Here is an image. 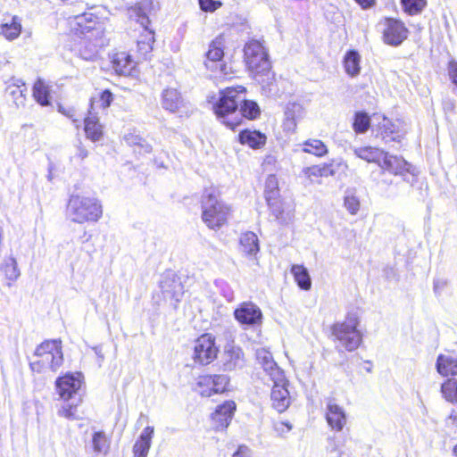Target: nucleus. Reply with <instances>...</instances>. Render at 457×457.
Segmentation results:
<instances>
[{
    "label": "nucleus",
    "mask_w": 457,
    "mask_h": 457,
    "mask_svg": "<svg viewBox=\"0 0 457 457\" xmlns=\"http://www.w3.org/2000/svg\"><path fill=\"white\" fill-rule=\"evenodd\" d=\"M245 93L243 86L228 87L220 91V98L213 105L217 118L231 129L241 124L243 117L253 120L260 114L258 104L245 100Z\"/></svg>",
    "instance_id": "nucleus-1"
},
{
    "label": "nucleus",
    "mask_w": 457,
    "mask_h": 457,
    "mask_svg": "<svg viewBox=\"0 0 457 457\" xmlns=\"http://www.w3.org/2000/svg\"><path fill=\"white\" fill-rule=\"evenodd\" d=\"M66 213L67 217L75 223L97 222L103 216V205L95 196L71 195Z\"/></svg>",
    "instance_id": "nucleus-2"
},
{
    "label": "nucleus",
    "mask_w": 457,
    "mask_h": 457,
    "mask_svg": "<svg viewBox=\"0 0 457 457\" xmlns=\"http://www.w3.org/2000/svg\"><path fill=\"white\" fill-rule=\"evenodd\" d=\"M35 360L29 362L30 369L37 373L49 370L56 372L63 363L62 342L60 340H46L35 350Z\"/></svg>",
    "instance_id": "nucleus-3"
},
{
    "label": "nucleus",
    "mask_w": 457,
    "mask_h": 457,
    "mask_svg": "<svg viewBox=\"0 0 457 457\" xmlns=\"http://www.w3.org/2000/svg\"><path fill=\"white\" fill-rule=\"evenodd\" d=\"M87 14L77 17L78 25L82 27L84 20L88 21V25L82 29V33L85 35L79 41V56L87 61H93L100 48L105 45L104 38V31L101 26H96V22L93 21V15Z\"/></svg>",
    "instance_id": "nucleus-4"
},
{
    "label": "nucleus",
    "mask_w": 457,
    "mask_h": 457,
    "mask_svg": "<svg viewBox=\"0 0 457 457\" xmlns=\"http://www.w3.org/2000/svg\"><path fill=\"white\" fill-rule=\"evenodd\" d=\"M244 57L247 69L254 75L264 74L271 67L268 52L258 40H250L244 48Z\"/></svg>",
    "instance_id": "nucleus-5"
},
{
    "label": "nucleus",
    "mask_w": 457,
    "mask_h": 457,
    "mask_svg": "<svg viewBox=\"0 0 457 457\" xmlns=\"http://www.w3.org/2000/svg\"><path fill=\"white\" fill-rule=\"evenodd\" d=\"M231 215V208L225 203L219 201L214 191L208 195L204 210L202 212V220L212 229L220 228Z\"/></svg>",
    "instance_id": "nucleus-6"
},
{
    "label": "nucleus",
    "mask_w": 457,
    "mask_h": 457,
    "mask_svg": "<svg viewBox=\"0 0 457 457\" xmlns=\"http://www.w3.org/2000/svg\"><path fill=\"white\" fill-rule=\"evenodd\" d=\"M358 321L355 318H348L344 322L336 323L332 327V334L338 345L337 347H342L352 352L357 349L361 342V334L357 329Z\"/></svg>",
    "instance_id": "nucleus-7"
},
{
    "label": "nucleus",
    "mask_w": 457,
    "mask_h": 457,
    "mask_svg": "<svg viewBox=\"0 0 457 457\" xmlns=\"http://www.w3.org/2000/svg\"><path fill=\"white\" fill-rule=\"evenodd\" d=\"M159 287L163 300L176 307L185 292L181 278L172 271H167L162 275Z\"/></svg>",
    "instance_id": "nucleus-8"
},
{
    "label": "nucleus",
    "mask_w": 457,
    "mask_h": 457,
    "mask_svg": "<svg viewBox=\"0 0 457 457\" xmlns=\"http://www.w3.org/2000/svg\"><path fill=\"white\" fill-rule=\"evenodd\" d=\"M83 376L80 372L68 373L57 378L56 390L60 397L64 401H80L79 391L82 386Z\"/></svg>",
    "instance_id": "nucleus-9"
},
{
    "label": "nucleus",
    "mask_w": 457,
    "mask_h": 457,
    "mask_svg": "<svg viewBox=\"0 0 457 457\" xmlns=\"http://www.w3.org/2000/svg\"><path fill=\"white\" fill-rule=\"evenodd\" d=\"M223 55V38L216 37L210 44L209 50L206 53V61L204 62L206 69L211 70L212 72L211 76L217 78L226 74L224 71L226 66L222 62Z\"/></svg>",
    "instance_id": "nucleus-10"
},
{
    "label": "nucleus",
    "mask_w": 457,
    "mask_h": 457,
    "mask_svg": "<svg viewBox=\"0 0 457 457\" xmlns=\"http://www.w3.org/2000/svg\"><path fill=\"white\" fill-rule=\"evenodd\" d=\"M235 319L248 327L260 326L262 323L261 309L252 302H244L234 311Z\"/></svg>",
    "instance_id": "nucleus-11"
},
{
    "label": "nucleus",
    "mask_w": 457,
    "mask_h": 457,
    "mask_svg": "<svg viewBox=\"0 0 457 457\" xmlns=\"http://www.w3.org/2000/svg\"><path fill=\"white\" fill-rule=\"evenodd\" d=\"M381 119L378 125V130L382 139L386 143L400 142L406 133L403 122L398 120L392 121L386 116H382Z\"/></svg>",
    "instance_id": "nucleus-12"
},
{
    "label": "nucleus",
    "mask_w": 457,
    "mask_h": 457,
    "mask_svg": "<svg viewBox=\"0 0 457 457\" xmlns=\"http://www.w3.org/2000/svg\"><path fill=\"white\" fill-rule=\"evenodd\" d=\"M236 403L233 401H226L218 405L215 411L211 415V425L215 430L227 428L236 411Z\"/></svg>",
    "instance_id": "nucleus-13"
},
{
    "label": "nucleus",
    "mask_w": 457,
    "mask_h": 457,
    "mask_svg": "<svg viewBox=\"0 0 457 457\" xmlns=\"http://www.w3.org/2000/svg\"><path fill=\"white\" fill-rule=\"evenodd\" d=\"M274 383L271 393L270 400L272 407L278 412L285 411L290 404V396L287 390V381L284 377L282 381L271 379Z\"/></svg>",
    "instance_id": "nucleus-14"
},
{
    "label": "nucleus",
    "mask_w": 457,
    "mask_h": 457,
    "mask_svg": "<svg viewBox=\"0 0 457 457\" xmlns=\"http://www.w3.org/2000/svg\"><path fill=\"white\" fill-rule=\"evenodd\" d=\"M154 10V0H140L128 8V15L130 20L136 21L144 29H146L150 24L149 15Z\"/></svg>",
    "instance_id": "nucleus-15"
},
{
    "label": "nucleus",
    "mask_w": 457,
    "mask_h": 457,
    "mask_svg": "<svg viewBox=\"0 0 457 457\" xmlns=\"http://www.w3.org/2000/svg\"><path fill=\"white\" fill-rule=\"evenodd\" d=\"M408 37V29L404 24L395 19H387L384 29V41L391 46H399Z\"/></svg>",
    "instance_id": "nucleus-16"
},
{
    "label": "nucleus",
    "mask_w": 457,
    "mask_h": 457,
    "mask_svg": "<svg viewBox=\"0 0 457 457\" xmlns=\"http://www.w3.org/2000/svg\"><path fill=\"white\" fill-rule=\"evenodd\" d=\"M221 362L224 370L232 371L242 369L245 364L243 350L234 345H227L221 356Z\"/></svg>",
    "instance_id": "nucleus-17"
},
{
    "label": "nucleus",
    "mask_w": 457,
    "mask_h": 457,
    "mask_svg": "<svg viewBox=\"0 0 457 457\" xmlns=\"http://www.w3.org/2000/svg\"><path fill=\"white\" fill-rule=\"evenodd\" d=\"M255 355L257 361L270 379H277L278 381L284 379L283 370L274 361L272 354L268 350L265 348L257 349Z\"/></svg>",
    "instance_id": "nucleus-18"
},
{
    "label": "nucleus",
    "mask_w": 457,
    "mask_h": 457,
    "mask_svg": "<svg viewBox=\"0 0 457 457\" xmlns=\"http://www.w3.org/2000/svg\"><path fill=\"white\" fill-rule=\"evenodd\" d=\"M229 378L226 375L202 376V396L226 391Z\"/></svg>",
    "instance_id": "nucleus-19"
},
{
    "label": "nucleus",
    "mask_w": 457,
    "mask_h": 457,
    "mask_svg": "<svg viewBox=\"0 0 457 457\" xmlns=\"http://www.w3.org/2000/svg\"><path fill=\"white\" fill-rule=\"evenodd\" d=\"M379 167L395 175H402L410 171L411 165L402 157L384 153Z\"/></svg>",
    "instance_id": "nucleus-20"
},
{
    "label": "nucleus",
    "mask_w": 457,
    "mask_h": 457,
    "mask_svg": "<svg viewBox=\"0 0 457 457\" xmlns=\"http://www.w3.org/2000/svg\"><path fill=\"white\" fill-rule=\"evenodd\" d=\"M154 434L153 426L145 427L133 445L134 457H147Z\"/></svg>",
    "instance_id": "nucleus-21"
},
{
    "label": "nucleus",
    "mask_w": 457,
    "mask_h": 457,
    "mask_svg": "<svg viewBox=\"0 0 457 457\" xmlns=\"http://www.w3.org/2000/svg\"><path fill=\"white\" fill-rule=\"evenodd\" d=\"M326 420L328 425L337 431H341L346 424L344 409L333 402H329L327 405Z\"/></svg>",
    "instance_id": "nucleus-22"
},
{
    "label": "nucleus",
    "mask_w": 457,
    "mask_h": 457,
    "mask_svg": "<svg viewBox=\"0 0 457 457\" xmlns=\"http://www.w3.org/2000/svg\"><path fill=\"white\" fill-rule=\"evenodd\" d=\"M162 106L170 112H176L185 106V102L177 89L166 88L162 94Z\"/></svg>",
    "instance_id": "nucleus-23"
},
{
    "label": "nucleus",
    "mask_w": 457,
    "mask_h": 457,
    "mask_svg": "<svg viewBox=\"0 0 457 457\" xmlns=\"http://www.w3.org/2000/svg\"><path fill=\"white\" fill-rule=\"evenodd\" d=\"M112 62L115 72L123 76L131 75L136 67V62L125 52L115 54Z\"/></svg>",
    "instance_id": "nucleus-24"
},
{
    "label": "nucleus",
    "mask_w": 457,
    "mask_h": 457,
    "mask_svg": "<svg viewBox=\"0 0 457 457\" xmlns=\"http://www.w3.org/2000/svg\"><path fill=\"white\" fill-rule=\"evenodd\" d=\"M202 365L209 364L213 361L219 353V347L216 345L215 337L212 334L202 335Z\"/></svg>",
    "instance_id": "nucleus-25"
},
{
    "label": "nucleus",
    "mask_w": 457,
    "mask_h": 457,
    "mask_svg": "<svg viewBox=\"0 0 457 457\" xmlns=\"http://www.w3.org/2000/svg\"><path fill=\"white\" fill-rule=\"evenodd\" d=\"M302 173L310 183H320L319 179L333 176L335 172L330 164H322L305 167Z\"/></svg>",
    "instance_id": "nucleus-26"
},
{
    "label": "nucleus",
    "mask_w": 457,
    "mask_h": 457,
    "mask_svg": "<svg viewBox=\"0 0 457 457\" xmlns=\"http://www.w3.org/2000/svg\"><path fill=\"white\" fill-rule=\"evenodd\" d=\"M240 251L246 256L255 257L260 251L258 237L255 233L247 231L240 237Z\"/></svg>",
    "instance_id": "nucleus-27"
},
{
    "label": "nucleus",
    "mask_w": 457,
    "mask_h": 457,
    "mask_svg": "<svg viewBox=\"0 0 457 457\" xmlns=\"http://www.w3.org/2000/svg\"><path fill=\"white\" fill-rule=\"evenodd\" d=\"M436 370L445 377L457 375V357L451 354H440L436 360Z\"/></svg>",
    "instance_id": "nucleus-28"
},
{
    "label": "nucleus",
    "mask_w": 457,
    "mask_h": 457,
    "mask_svg": "<svg viewBox=\"0 0 457 457\" xmlns=\"http://www.w3.org/2000/svg\"><path fill=\"white\" fill-rule=\"evenodd\" d=\"M84 130L87 137L94 142L99 141L103 137V128L99 123L98 117L91 112L85 119Z\"/></svg>",
    "instance_id": "nucleus-29"
},
{
    "label": "nucleus",
    "mask_w": 457,
    "mask_h": 457,
    "mask_svg": "<svg viewBox=\"0 0 457 457\" xmlns=\"http://www.w3.org/2000/svg\"><path fill=\"white\" fill-rule=\"evenodd\" d=\"M353 153L357 157L368 162L377 163L379 166L385 152L378 147L363 146L354 148Z\"/></svg>",
    "instance_id": "nucleus-30"
},
{
    "label": "nucleus",
    "mask_w": 457,
    "mask_h": 457,
    "mask_svg": "<svg viewBox=\"0 0 457 457\" xmlns=\"http://www.w3.org/2000/svg\"><path fill=\"white\" fill-rule=\"evenodd\" d=\"M239 140L242 144L251 148L258 149L266 143V136L259 131L244 130L239 134Z\"/></svg>",
    "instance_id": "nucleus-31"
},
{
    "label": "nucleus",
    "mask_w": 457,
    "mask_h": 457,
    "mask_svg": "<svg viewBox=\"0 0 457 457\" xmlns=\"http://www.w3.org/2000/svg\"><path fill=\"white\" fill-rule=\"evenodd\" d=\"M291 273L294 276L295 281L298 287L303 290H309L312 287V280L307 269L299 264H294L291 267Z\"/></svg>",
    "instance_id": "nucleus-32"
},
{
    "label": "nucleus",
    "mask_w": 457,
    "mask_h": 457,
    "mask_svg": "<svg viewBox=\"0 0 457 457\" xmlns=\"http://www.w3.org/2000/svg\"><path fill=\"white\" fill-rule=\"evenodd\" d=\"M21 31V19L13 16L10 22H5L0 26V34L8 40L17 38Z\"/></svg>",
    "instance_id": "nucleus-33"
},
{
    "label": "nucleus",
    "mask_w": 457,
    "mask_h": 457,
    "mask_svg": "<svg viewBox=\"0 0 457 457\" xmlns=\"http://www.w3.org/2000/svg\"><path fill=\"white\" fill-rule=\"evenodd\" d=\"M361 56L358 52L354 50L348 51L344 59V67L345 72L351 77H355L361 71Z\"/></svg>",
    "instance_id": "nucleus-34"
},
{
    "label": "nucleus",
    "mask_w": 457,
    "mask_h": 457,
    "mask_svg": "<svg viewBox=\"0 0 457 457\" xmlns=\"http://www.w3.org/2000/svg\"><path fill=\"white\" fill-rule=\"evenodd\" d=\"M302 106L300 104H292L286 111V119L284 121V129L287 131H295L297 124V119L301 117Z\"/></svg>",
    "instance_id": "nucleus-35"
},
{
    "label": "nucleus",
    "mask_w": 457,
    "mask_h": 457,
    "mask_svg": "<svg viewBox=\"0 0 457 457\" xmlns=\"http://www.w3.org/2000/svg\"><path fill=\"white\" fill-rule=\"evenodd\" d=\"M92 447L96 454H106L110 449V440L103 431H96L92 436Z\"/></svg>",
    "instance_id": "nucleus-36"
},
{
    "label": "nucleus",
    "mask_w": 457,
    "mask_h": 457,
    "mask_svg": "<svg viewBox=\"0 0 457 457\" xmlns=\"http://www.w3.org/2000/svg\"><path fill=\"white\" fill-rule=\"evenodd\" d=\"M303 152L322 157L328 154L327 145L320 139H308L303 144Z\"/></svg>",
    "instance_id": "nucleus-37"
},
{
    "label": "nucleus",
    "mask_w": 457,
    "mask_h": 457,
    "mask_svg": "<svg viewBox=\"0 0 457 457\" xmlns=\"http://www.w3.org/2000/svg\"><path fill=\"white\" fill-rule=\"evenodd\" d=\"M145 33L141 36V38L137 41V51L140 55L144 58L151 53L153 50V44L154 42V32L148 29H144Z\"/></svg>",
    "instance_id": "nucleus-38"
},
{
    "label": "nucleus",
    "mask_w": 457,
    "mask_h": 457,
    "mask_svg": "<svg viewBox=\"0 0 457 457\" xmlns=\"http://www.w3.org/2000/svg\"><path fill=\"white\" fill-rule=\"evenodd\" d=\"M124 139L128 145L137 146L138 149L136 151L139 154H148L152 151V146L137 134H126Z\"/></svg>",
    "instance_id": "nucleus-39"
},
{
    "label": "nucleus",
    "mask_w": 457,
    "mask_h": 457,
    "mask_svg": "<svg viewBox=\"0 0 457 457\" xmlns=\"http://www.w3.org/2000/svg\"><path fill=\"white\" fill-rule=\"evenodd\" d=\"M33 96L35 100L41 105L49 104V90L48 87L41 79H37L33 87Z\"/></svg>",
    "instance_id": "nucleus-40"
},
{
    "label": "nucleus",
    "mask_w": 457,
    "mask_h": 457,
    "mask_svg": "<svg viewBox=\"0 0 457 457\" xmlns=\"http://www.w3.org/2000/svg\"><path fill=\"white\" fill-rule=\"evenodd\" d=\"M264 195L266 202H270L279 198L278 181L275 175L268 176L265 181Z\"/></svg>",
    "instance_id": "nucleus-41"
},
{
    "label": "nucleus",
    "mask_w": 457,
    "mask_h": 457,
    "mask_svg": "<svg viewBox=\"0 0 457 457\" xmlns=\"http://www.w3.org/2000/svg\"><path fill=\"white\" fill-rule=\"evenodd\" d=\"M1 270L4 276L9 280H16L20 276V270L17 266V262L14 257L9 256L4 259Z\"/></svg>",
    "instance_id": "nucleus-42"
},
{
    "label": "nucleus",
    "mask_w": 457,
    "mask_h": 457,
    "mask_svg": "<svg viewBox=\"0 0 457 457\" xmlns=\"http://www.w3.org/2000/svg\"><path fill=\"white\" fill-rule=\"evenodd\" d=\"M370 127V118L363 112H357L354 114L353 129L357 134H363L369 130Z\"/></svg>",
    "instance_id": "nucleus-43"
},
{
    "label": "nucleus",
    "mask_w": 457,
    "mask_h": 457,
    "mask_svg": "<svg viewBox=\"0 0 457 457\" xmlns=\"http://www.w3.org/2000/svg\"><path fill=\"white\" fill-rule=\"evenodd\" d=\"M444 398L450 403H457V379L449 378L441 386Z\"/></svg>",
    "instance_id": "nucleus-44"
},
{
    "label": "nucleus",
    "mask_w": 457,
    "mask_h": 457,
    "mask_svg": "<svg viewBox=\"0 0 457 457\" xmlns=\"http://www.w3.org/2000/svg\"><path fill=\"white\" fill-rule=\"evenodd\" d=\"M7 91L13 96L17 104H23L27 87L21 79H13V83L8 86Z\"/></svg>",
    "instance_id": "nucleus-45"
},
{
    "label": "nucleus",
    "mask_w": 457,
    "mask_h": 457,
    "mask_svg": "<svg viewBox=\"0 0 457 457\" xmlns=\"http://www.w3.org/2000/svg\"><path fill=\"white\" fill-rule=\"evenodd\" d=\"M404 11L410 15H415L425 8L427 0H401Z\"/></svg>",
    "instance_id": "nucleus-46"
},
{
    "label": "nucleus",
    "mask_w": 457,
    "mask_h": 457,
    "mask_svg": "<svg viewBox=\"0 0 457 457\" xmlns=\"http://www.w3.org/2000/svg\"><path fill=\"white\" fill-rule=\"evenodd\" d=\"M344 206L350 214L355 215L360 210V201L357 196L348 195L344 198Z\"/></svg>",
    "instance_id": "nucleus-47"
},
{
    "label": "nucleus",
    "mask_w": 457,
    "mask_h": 457,
    "mask_svg": "<svg viewBox=\"0 0 457 457\" xmlns=\"http://www.w3.org/2000/svg\"><path fill=\"white\" fill-rule=\"evenodd\" d=\"M113 97L112 94L109 90H104L101 93V96L99 99L97 100L96 104L101 106L103 109H106L110 106L111 103L112 102Z\"/></svg>",
    "instance_id": "nucleus-48"
},
{
    "label": "nucleus",
    "mask_w": 457,
    "mask_h": 457,
    "mask_svg": "<svg viewBox=\"0 0 457 457\" xmlns=\"http://www.w3.org/2000/svg\"><path fill=\"white\" fill-rule=\"evenodd\" d=\"M222 5L220 0H202V11L214 12Z\"/></svg>",
    "instance_id": "nucleus-49"
},
{
    "label": "nucleus",
    "mask_w": 457,
    "mask_h": 457,
    "mask_svg": "<svg viewBox=\"0 0 457 457\" xmlns=\"http://www.w3.org/2000/svg\"><path fill=\"white\" fill-rule=\"evenodd\" d=\"M267 204L272 214L276 217V219H280V216L283 213V209L279 198H277L276 200L270 202H267Z\"/></svg>",
    "instance_id": "nucleus-50"
},
{
    "label": "nucleus",
    "mask_w": 457,
    "mask_h": 457,
    "mask_svg": "<svg viewBox=\"0 0 457 457\" xmlns=\"http://www.w3.org/2000/svg\"><path fill=\"white\" fill-rule=\"evenodd\" d=\"M58 415L61 416V417H64L66 419H69V420H75L76 419L75 411H74V408H73L72 405L62 406L58 411Z\"/></svg>",
    "instance_id": "nucleus-51"
},
{
    "label": "nucleus",
    "mask_w": 457,
    "mask_h": 457,
    "mask_svg": "<svg viewBox=\"0 0 457 457\" xmlns=\"http://www.w3.org/2000/svg\"><path fill=\"white\" fill-rule=\"evenodd\" d=\"M443 109L445 113L453 112L456 107V101L452 97H445L443 100Z\"/></svg>",
    "instance_id": "nucleus-52"
},
{
    "label": "nucleus",
    "mask_w": 457,
    "mask_h": 457,
    "mask_svg": "<svg viewBox=\"0 0 457 457\" xmlns=\"http://www.w3.org/2000/svg\"><path fill=\"white\" fill-rule=\"evenodd\" d=\"M253 451L246 445H239L232 457H253Z\"/></svg>",
    "instance_id": "nucleus-53"
},
{
    "label": "nucleus",
    "mask_w": 457,
    "mask_h": 457,
    "mask_svg": "<svg viewBox=\"0 0 457 457\" xmlns=\"http://www.w3.org/2000/svg\"><path fill=\"white\" fill-rule=\"evenodd\" d=\"M88 155V151L82 146L81 145H77L76 152L74 155L71 157V160L75 161H83Z\"/></svg>",
    "instance_id": "nucleus-54"
},
{
    "label": "nucleus",
    "mask_w": 457,
    "mask_h": 457,
    "mask_svg": "<svg viewBox=\"0 0 457 457\" xmlns=\"http://www.w3.org/2000/svg\"><path fill=\"white\" fill-rule=\"evenodd\" d=\"M449 76L453 83L457 87V62H452L449 64Z\"/></svg>",
    "instance_id": "nucleus-55"
},
{
    "label": "nucleus",
    "mask_w": 457,
    "mask_h": 457,
    "mask_svg": "<svg viewBox=\"0 0 457 457\" xmlns=\"http://www.w3.org/2000/svg\"><path fill=\"white\" fill-rule=\"evenodd\" d=\"M59 112L71 119L74 123L78 122V120L75 119V110L73 108H64L62 106H59Z\"/></svg>",
    "instance_id": "nucleus-56"
},
{
    "label": "nucleus",
    "mask_w": 457,
    "mask_h": 457,
    "mask_svg": "<svg viewBox=\"0 0 457 457\" xmlns=\"http://www.w3.org/2000/svg\"><path fill=\"white\" fill-rule=\"evenodd\" d=\"M447 285V281L444 278H438L434 281V291L438 294Z\"/></svg>",
    "instance_id": "nucleus-57"
},
{
    "label": "nucleus",
    "mask_w": 457,
    "mask_h": 457,
    "mask_svg": "<svg viewBox=\"0 0 457 457\" xmlns=\"http://www.w3.org/2000/svg\"><path fill=\"white\" fill-rule=\"evenodd\" d=\"M284 427L287 428L286 432H289L292 429V426L288 422H280V423L277 424L276 429L278 431L284 432V429H283Z\"/></svg>",
    "instance_id": "nucleus-58"
},
{
    "label": "nucleus",
    "mask_w": 457,
    "mask_h": 457,
    "mask_svg": "<svg viewBox=\"0 0 457 457\" xmlns=\"http://www.w3.org/2000/svg\"><path fill=\"white\" fill-rule=\"evenodd\" d=\"M355 1L364 9L370 7L374 3V0H355Z\"/></svg>",
    "instance_id": "nucleus-59"
},
{
    "label": "nucleus",
    "mask_w": 457,
    "mask_h": 457,
    "mask_svg": "<svg viewBox=\"0 0 457 457\" xmlns=\"http://www.w3.org/2000/svg\"><path fill=\"white\" fill-rule=\"evenodd\" d=\"M96 354L100 358L101 361L104 360V355L102 354V351L98 346L93 348Z\"/></svg>",
    "instance_id": "nucleus-60"
},
{
    "label": "nucleus",
    "mask_w": 457,
    "mask_h": 457,
    "mask_svg": "<svg viewBox=\"0 0 457 457\" xmlns=\"http://www.w3.org/2000/svg\"><path fill=\"white\" fill-rule=\"evenodd\" d=\"M199 348H200V345H195V360H196V359H198V358H199V356H200V355H199V353H200V350H199Z\"/></svg>",
    "instance_id": "nucleus-61"
},
{
    "label": "nucleus",
    "mask_w": 457,
    "mask_h": 457,
    "mask_svg": "<svg viewBox=\"0 0 457 457\" xmlns=\"http://www.w3.org/2000/svg\"><path fill=\"white\" fill-rule=\"evenodd\" d=\"M453 453L455 457H457V445L453 447Z\"/></svg>",
    "instance_id": "nucleus-62"
},
{
    "label": "nucleus",
    "mask_w": 457,
    "mask_h": 457,
    "mask_svg": "<svg viewBox=\"0 0 457 457\" xmlns=\"http://www.w3.org/2000/svg\"><path fill=\"white\" fill-rule=\"evenodd\" d=\"M48 179H49L50 180L52 179V174H51V172H50V173H49V175H48Z\"/></svg>",
    "instance_id": "nucleus-63"
},
{
    "label": "nucleus",
    "mask_w": 457,
    "mask_h": 457,
    "mask_svg": "<svg viewBox=\"0 0 457 457\" xmlns=\"http://www.w3.org/2000/svg\"><path fill=\"white\" fill-rule=\"evenodd\" d=\"M200 1H201V0H198V4H200Z\"/></svg>",
    "instance_id": "nucleus-64"
}]
</instances>
